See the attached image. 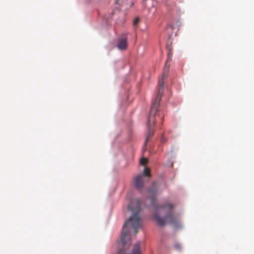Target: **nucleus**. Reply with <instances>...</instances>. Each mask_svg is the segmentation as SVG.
Returning <instances> with one entry per match:
<instances>
[{"mask_svg": "<svg viewBox=\"0 0 254 254\" xmlns=\"http://www.w3.org/2000/svg\"><path fill=\"white\" fill-rule=\"evenodd\" d=\"M128 208L132 212V216L125 222L122 231L121 237L118 243V251L117 254H141L140 244L134 245L131 251L129 247L131 245L128 235L131 228L134 229V234L136 235L138 230L142 227L139 213L141 210L140 202L138 199L131 200Z\"/></svg>", "mask_w": 254, "mask_h": 254, "instance_id": "nucleus-1", "label": "nucleus"}, {"mask_svg": "<svg viewBox=\"0 0 254 254\" xmlns=\"http://www.w3.org/2000/svg\"><path fill=\"white\" fill-rule=\"evenodd\" d=\"M167 48L168 50V59L166 62V64L164 69V72L162 75V79L159 81V88L158 89L156 98L153 101L150 107L149 115L148 117L147 121V127H148V133L145 141L144 145H146L149 138L153 136L154 134L153 127L155 123V117H160V111L158 110L160 101L161 99L163 91V86L164 84V79L168 76L169 68L170 65L168 63L171 61L173 54L172 52V48L171 46L167 45Z\"/></svg>", "mask_w": 254, "mask_h": 254, "instance_id": "nucleus-2", "label": "nucleus"}, {"mask_svg": "<svg viewBox=\"0 0 254 254\" xmlns=\"http://www.w3.org/2000/svg\"><path fill=\"white\" fill-rule=\"evenodd\" d=\"M151 205L155 212L153 215L154 219L157 224L161 226L166 224H170L176 227L179 224L178 218L174 213V205L167 203L161 206H157L155 200L151 198Z\"/></svg>", "mask_w": 254, "mask_h": 254, "instance_id": "nucleus-3", "label": "nucleus"}, {"mask_svg": "<svg viewBox=\"0 0 254 254\" xmlns=\"http://www.w3.org/2000/svg\"><path fill=\"white\" fill-rule=\"evenodd\" d=\"M143 176L142 174H139L136 176L134 179V184L135 187L138 189L140 190L143 186Z\"/></svg>", "mask_w": 254, "mask_h": 254, "instance_id": "nucleus-4", "label": "nucleus"}, {"mask_svg": "<svg viewBox=\"0 0 254 254\" xmlns=\"http://www.w3.org/2000/svg\"><path fill=\"white\" fill-rule=\"evenodd\" d=\"M127 39L126 37L118 39V48L120 50H125L127 48Z\"/></svg>", "mask_w": 254, "mask_h": 254, "instance_id": "nucleus-5", "label": "nucleus"}, {"mask_svg": "<svg viewBox=\"0 0 254 254\" xmlns=\"http://www.w3.org/2000/svg\"><path fill=\"white\" fill-rule=\"evenodd\" d=\"M145 176L150 177V170L148 168H145L144 170L143 175Z\"/></svg>", "mask_w": 254, "mask_h": 254, "instance_id": "nucleus-6", "label": "nucleus"}, {"mask_svg": "<svg viewBox=\"0 0 254 254\" xmlns=\"http://www.w3.org/2000/svg\"><path fill=\"white\" fill-rule=\"evenodd\" d=\"M147 162V160L145 158H142L140 161V164L141 165H145Z\"/></svg>", "mask_w": 254, "mask_h": 254, "instance_id": "nucleus-7", "label": "nucleus"}, {"mask_svg": "<svg viewBox=\"0 0 254 254\" xmlns=\"http://www.w3.org/2000/svg\"><path fill=\"white\" fill-rule=\"evenodd\" d=\"M157 190L155 189H150L148 190V192L151 194H155Z\"/></svg>", "mask_w": 254, "mask_h": 254, "instance_id": "nucleus-8", "label": "nucleus"}, {"mask_svg": "<svg viewBox=\"0 0 254 254\" xmlns=\"http://www.w3.org/2000/svg\"><path fill=\"white\" fill-rule=\"evenodd\" d=\"M139 21V19L138 17L135 18L133 20V24L134 26H136Z\"/></svg>", "mask_w": 254, "mask_h": 254, "instance_id": "nucleus-9", "label": "nucleus"}, {"mask_svg": "<svg viewBox=\"0 0 254 254\" xmlns=\"http://www.w3.org/2000/svg\"><path fill=\"white\" fill-rule=\"evenodd\" d=\"M174 247L176 250H180L181 247L179 244H176L174 246Z\"/></svg>", "mask_w": 254, "mask_h": 254, "instance_id": "nucleus-10", "label": "nucleus"}, {"mask_svg": "<svg viewBox=\"0 0 254 254\" xmlns=\"http://www.w3.org/2000/svg\"><path fill=\"white\" fill-rule=\"evenodd\" d=\"M165 141V139H164V138L163 137H162L161 138V142H164Z\"/></svg>", "mask_w": 254, "mask_h": 254, "instance_id": "nucleus-11", "label": "nucleus"}, {"mask_svg": "<svg viewBox=\"0 0 254 254\" xmlns=\"http://www.w3.org/2000/svg\"><path fill=\"white\" fill-rule=\"evenodd\" d=\"M119 0H115L116 3H117V4L119 3Z\"/></svg>", "mask_w": 254, "mask_h": 254, "instance_id": "nucleus-12", "label": "nucleus"}, {"mask_svg": "<svg viewBox=\"0 0 254 254\" xmlns=\"http://www.w3.org/2000/svg\"><path fill=\"white\" fill-rule=\"evenodd\" d=\"M144 4H145V6H147V5H146V3H144Z\"/></svg>", "mask_w": 254, "mask_h": 254, "instance_id": "nucleus-13", "label": "nucleus"}]
</instances>
